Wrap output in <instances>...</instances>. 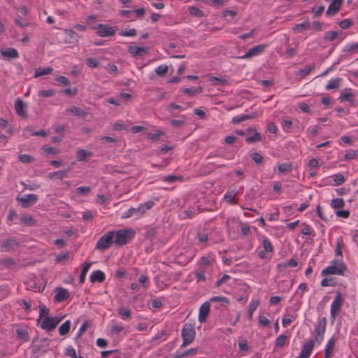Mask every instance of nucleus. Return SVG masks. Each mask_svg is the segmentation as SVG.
<instances>
[{
    "mask_svg": "<svg viewBox=\"0 0 358 358\" xmlns=\"http://www.w3.org/2000/svg\"><path fill=\"white\" fill-rule=\"evenodd\" d=\"M154 206L155 202L153 201H148L143 203L139 204L137 208H131L125 211L123 213L122 218L127 219L131 217L133 215H135L137 218H138L144 215L148 210L151 209Z\"/></svg>",
    "mask_w": 358,
    "mask_h": 358,
    "instance_id": "obj_1",
    "label": "nucleus"
},
{
    "mask_svg": "<svg viewBox=\"0 0 358 358\" xmlns=\"http://www.w3.org/2000/svg\"><path fill=\"white\" fill-rule=\"evenodd\" d=\"M114 231V243L117 246H122L128 243L135 236V231L132 229H120Z\"/></svg>",
    "mask_w": 358,
    "mask_h": 358,
    "instance_id": "obj_2",
    "label": "nucleus"
},
{
    "mask_svg": "<svg viewBox=\"0 0 358 358\" xmlns=\"http://www.w3.org/2000/svg\"><path fill=\"white\" fill-rule=\"evenodd\" d=\"M345 270L346 267L343 262L333 260L331 263V265L328 266L322 271L321 275L322 276H327L329 275H343Z\"/></svg>",
    "mask_w": 358,
    "mask_h": 358,
    "instance_id": "obj_3",
    "label": "nucleus"
},
{
    "mask_svg": "<svg viewBox=\"0 0 358 358\" xmlns=\"http://www.w3.org/2000/svg\"><path fill=\"white\" fill-rule=\"evenodd\" d=\"M181 335L183 340L181 347L184 348L194 340L196 335L194 326L190 323H185L182 329Z\"/></svg>",
    "mask_w": 358,
    "mask_h": 358,
    "instance_id": "obj_4",
    "label": "nucleus"
},
{
    "mask_svg": "<svg viewBox=\"0 0 358 358\" xmlns=\"http://www.w3.org/2000/svg\"><path fill=\"white\" fill-rule=\"evenodd\" d=\"M344 301L345 297L341 292H338L331 304L330 315L332 320H335L336 317L339 315Z\"/></svg>",
    "mask_w": 358,
    "mask_h": 358,
    "instance_id": "obj_5",
    "label": "nucleus"
},
{
    "mask_svg": "<svg viewBox=\"0 0 358 358\" xmlns=\"http://www.w3.org/2000/svg\"><path fill=\"white\" fill-rule=\"evenodd\" d=\"M327 320L325 317H322L318 320L317 324L315 327L313 337L315 343L319 345L322 343L324 333L326 331Z\"/></svg>",
    "mask_w": 358,
    "mask_h": 358,
    "instance_id": "obj_6",
    "label": "nucleus"
},
{
    "mask_svg": "<svg viewBox=\"0 0 358 358\" xmlns=\"http://www.w3.org/2000/svg\"><path fill=\"white\" fill-rule=\"evenodd\" d=\"M114 243V231H110L101 236L96 244L97 250L103 251Z\"/></svg>",
    "mask_w": 358,
    "mask_h": 358,
    "instance_id": "obj_7",
    "label": "nucleus"
},
{
    "mask_svg": "<svg viewBox=\"0 0 358 358\" xmlns=\"http://www.w3.org/2000/svg\"><path fill=\"white\" fill-rule=\"evenodd\" d=\"M63 317H49L47 316L44 317L41 321H40L39 326L41 329L50 331L55 329L57 324L61 322Z\"/></svg>",
    "mask_w": 358,
    "mask_h": 358,
    "instance_id": "obj_8",
    "label": "nucleus"
},
{
    "mask_svg": "<svg viewBox=\"0 0 358 358\" xmlns=\"http://www.w3.org/2000/svg\"><path fill=\"white\" fill-rule=\"evenodd\" d=\"M91 28L96 30V34L102 38L112 36L115 34V29L107 24H97Z\"/></svg>",
    "mask_w": 358,
    "mask_h": 358,
    "instance_id": "obj_9",
    "label": "nucleus"
},
{
    "mask_svg": "<svg viewBox=\"0 0 358 358\" xmlns=\"http://www.w3.org/2000/svg\"><path fill=\"white\" fill-rule=\"evenodd\" d=\"M16 201L22 208H29L34 205L38 201V196L35 194H25L22 196H17Z\"/></svg>",
    "mask_w": 358,
    "mask_h": 358,
    "instance_id": "obj_10",
    "label": "nucleus"
},
{
    "mask_svg": "<svg viewBox=\"0 0 358 358\" xmlns=\"http://www.w3.org/2000/svg\"><path fill=\"white\" fill-rule=\"evenodd\" d=\"M267 45L260 44L250 48L243 56L240 57L241 59H249L262 54L266 48Z\"/></svg>",
    "mask_w": 358,
    "mask_h": 358,
    "instance_id": "obj_11",
    "label": "nucleus"
},
{
    "mask_svg": "<svg viewBox=\"0 0 358 358\" xmlns=\"http://www.w3.org/2000/svg\"><path fill=\"white\" fill-rule=\"evenodd\" d=\"M15 331L17 338L22 340L23 342H28L29 341L30 336L27 326H19L16 324Z\"/></svg>",
    "mask_w": 358,
    "mask_h": 358,
    "instance_id": "obj_12",
    "label": "nucleus"
},
{
    "mask_svg": "<svg viewBox=\"0 0 358 358\" xmlns=\"http://www.w3.org/2000/svg\"><path fill=\"white\" fill-rule=\"evenodd\" d=\"M342 2L343 0H331V2L326 11V15H335L339 11Z\"/></svg>",
    "mask_w": 358,
    "mask_h": 358,
    "instance_id": "obj_13",
    "label": "nucleus"
},
{
    "mask_svg": "<svg viewBox=\"0 0 358 358\" xmlns=\"http://www.w3.org/2000/svg\"><path fill=\"white\" fill-rule=\"evenodd\" d=\"M19 245V242L15 238H10L3 240L1 243L2 252H8L10 250L17 248Z\"/></svg>",
    "mask_w": 358,
    "mask_h": 358,
    "instance_id": "obj_14",
    "label": "nucleus"
},
{
    "mask_svg": "<svg viewBox=\"0 0 358 358\" xmlns=\"http://www.w3.org/2000/svg\"><path fill=\"white\" fill-rule=\"evenodd\" d=\"M209 312L210 303L208 301H206L199 308V321L201 323L206 322L207 316L209 314Z\"/></svg>",
    "mask_w": 358,
    "mask_h": 358,
    "instance_id": "obj_15",
    "label": "nucleus"
},
{
    "mask_svg": "<svg viewBox=\"0 0 358 358\" xmlns=\"http://www.w3.org/2000/svg\"><path fill=\"white\" fill-rule=\"evenodd\" d=\"M336 345L335 338H331L327 343L324 348V358H331L334 355V347Z\"/></svg>",
    "mask_w": 358,
    "mask_h": 358,
    "instance_id": "obj_16",
    "label": "nucleus"
},
{
    "mask_svg": "<svg viewBox=\"0 0 358 358\" xmlns=\"http://www.w3.org/2000/svg\"><path fill=\"white\" fill-rule=\"evenodd\" d=\"M69 298V292L68 289H64L63 287H57L56 288V294L55 296V301L57 302H61L64 300H66Z\"/></svg>",
    "mask_w": 358,
    "mask_h": 358,
    "instance_id": "obj_17",
    "label": "nucleus"
},
{
    "mask_svg": "<svg viewBox=\"0 0 358 358\" xmlns=\"http://www.w3.org/2000/svg\"><path fill=\"white\" fill-rule=\"evenodd\" d=\"M15 110L16 113L22 117H27V113L25 110V106L20 99H17L15 102Z\"/></svg>",
    "mask_w": 358,
    "mask_h": 358,
    "instance_id": "obj_18",
    "label": "nucleus"
},
{
    "mask_svg": "<svg viewBox=\"0 0 358 358\" xmlns=\"http://www.w3.org/2000/svg\"><path fill=\"white\" fill-rule=\"evenodd\" d=\"M315 343V341L313 340H310L306 342L303 345L300 354L309 358L314 348Z\"/></svg>",
    "mask_w": 358,
    "mask_h": 358,
    "instance_id": "obj_19",
    "label": "nucleus"
},
{
    "mask_svg": "<svg viewBox=\"0 0 358 358\" xmlns=\"http://www.w3.org/2000/svg\"><path fill=\"white\" fill-rule=\"evenodd\" d=\"M128 52L133 57H136L145 55L148 51L145 48L132 45L128 48Z\"/></svg>",
    "mask_w": 358,
    "mask_h": 358,
    "instance_id": "obj_20",
    "label": "nucleus"
},
{
    "mask_svg": "<svg viewBox=\"0 0 358 358\" xmlns=\"http://www.w3.org/2000/svg\"><path fill=\"white\" fill-rule=\"evenodd\" d=\"M65 113L66 114L71 113L73 115L79 116V117H85L87 114V113L85 110H83L80 108L74 106L66 108L65 110Z\"/></svg>",
    "mask_w": 358,
    "mask_h": 358,
    "instance_id": "obj_21",
    "label": "nucleus"
},
{
    "mask_svg": "<svg viewBox=\"0 0 358 358\" xmlns=\"http://www.w3.org/2000/svg\"><path fill=\"white\" fill-rule=\"evenodd\" d=\"M70 171V169H67L66 170L63 171H57L52 173H50L48 174V178L50 179H59L62 180L64 178L68 177L69 171Z\"/></svg>",
    "mask_w": 358,
    "mask_h": 358,
    "instance_id": "obj_22",
    "label": "nucleus"
},
{
    "mask_svg": "<svg viewBox=\"0 0 358 358\" xmlns=\"http://www.w3.org/2000/svg\"><path fill=\"white\" fill-rule=\"evenodd\" d=\"M105 274L103 271H93L91 275H90V281L92 282H102L104 280H105Z\"/></svg>",
    "mask_w": 358,
    "mask_h": 358,
    "instance_id": "obj_23",
    "label": "nucleus"
},
{
    "mask_svg": "<svg viewBox=\"0 0 358 358\" xmlns=\"http://www.w3.org/2000/svg\"><path fill=\"white\" fill-rule=\"evenodd\" d=\"M351 89H346L345 90L343 91L340 96L338 97V99L341 101H347L350 102L351 104L354 103L353 100V94L350 92Z\"/></svg>",
    "mask_w": 358,
    "mask_h": 358,
    "instance_id": "obj_24",
    "label": "nucleus"
},
{
    "mask_svg": "<svg viewBox=\"0 0 358 358\" xmlns=\"http://www.w3.org/2000/svg\"><path fill=\"white\" fill-rule=\"evenodd\" d=\"M1 54L6 58H17L18 57V52L13 48H8L6 50H1Z\"/></svg>",
    "mask_w": 358,
    "mask_h": 358,
    "instance_id": "obj_25",
    "label": "nucleus"
},
{
    "mask_svg": "<svg viewBox=\"0 0 358 358\" xmlns=\"http://www.w3.org/2000/svg\"><path fill=\"white\" fill-rule=\"evenodd\" d=\"M208 80L213 83L215 85L217 86H225L229 85L227 80L222 78H217L211 75L208 76Z\"/></svg>",
    "mask_w": 358,
    "mask_h": 358,
    "instance_id": "obj_26",
    "label": "nucleus"
},
{
    "mask_svg": "<svg viewBox=\"0 0 358 358\" xmlns=\"http://www.w3.org/2000/svg\"><path fill=\"white\" fill-rule=\"evenodd\" d=\"M341 80H342V78H336L331 79L327 84L325 89L327 90L338 89L340 86V83H341Z\"/></svg>",
    "mask_w": 358,
    "mask_h": 358,
    "instance_id": "obj_27",
    "label": "nucleus"
},
{
    "mask_svg": "<svg viewBox=\"0 0 358 358\" xmlns=\"http://www.w3.org/2000/svg\"><path fill=\"white\" fill-rule=\"evenodd\" d=\"M53 69L50 66L45 67V68H37L35 69L34 71V78H38L42 76L48 75L51 73H52Z\"/></svg>",
    "mask_w": 358,
    "mask_h": 358,
    "instance_id": "obj_28",
    "label": "nucleus"
},
{
    "mask_svg": "<svg viewBox=\"0 0 358 358\" xmlns=\"http://www.w3.org/2000/svg\"><path fill=\"white\" fill-rule=\"evenodd\" d=\"M78 161L83 162L86 158L90 157L92 156V152L90 151H87L84 149H78L76 153Z\"/></svg>",
    "mask_w": 358,
    "mask_h": 358,
    "instance_id": "obj_29",
    "label": "nucleus"
},
{
    "mask_svg": "<svg viewBox=\"0 0 358 358\" xmlns=\"http://www.w3.org/2000/svg\"><path fill=\"white\" fill-rule=\"evenodd\" d=\"M91 266H92V263H90V262H85L84 263L83 267L81 271V273L79 277V282L80 284H82L85 282L86 275H87L89 269L90 268Z\"/></svg>",
    "mask_w": 358,
    "mask_h": 358,
    "instance_id": "obj_30",
    "label": "nucleus"
},
{
    "mask_svg": "<svg viewBox=\"0 0 358 358\" xmlns=\"http://www.w3.org/2000/svg\"><path fill=\"white\" fill-rule=\"evenodd\" d=\"M164 134V131H162L161 129H156L154 133H148L146 134V136L148 138V139L149 140H151V141H158L162 136H163Z\"/></svg>",
    "mask_w": 358,
    "mask_h": 358,
    "instance_id": "obj_31",
    "label": "nucleus"
},
{
    "mask_svg": "<svg viewBox=\"0 0 358 358\" xmlns=\"http://www.w3.org/2000/svg\"><path fill=\"white\" fill-rule=\"evenodd\" d=\"M71 327V322L70 320L65 321L63 324L60 325L59 327V332L61 336H64L69 332Z\"/></svg>",
    "mask_w": 358,
    "mask_h": 358,
    "instance_id": "obj_32",
    "label": "nucleus"
},
{
    "mask_svg": "<svg viewBox=\"0 0 358 358\" xmlns=\"http://www.w3.org/2000/svg\"><path fill=\"white\" fill-rule=\"evenodd\" d=\"M15 265V262L11 258L0 259V269L10 268Z\"/></svg>",
    "mask_w": 358,
    "mask_h": 358,
    "instance_id": "obj_33",
    "label": "nucleus"
},
{
    "mask_svg": "<svg viewBox=\"0 0 358 358\" xmlns=\"http://www.w3.org/2000/svg\"><path fill=\"white\" fill-rule=\"evenodd\" d=\"M287 336L285 334H280L275 341V348H281L283 347L287 341Z\"/></svg>",
    "mask_w": 358,
    "mask_h": 358,
    "instance_id": "obj_34",
    "label": "nucleus"
},
{
    "mask_svg": "<svg viewBox=\"0 0 358 358\" xmlns=\"http://www.w3.org/2000/svg\"><path fill=\"white\" fill-rule=\"evenodd\" d=\"M252 117H253V115L241 114L239 115L234 116L232 118L231 122L233 124H239L245 120H247L252 118Z\"/></svg>",
    "mask_w": 358,
    "mask_h": 358,
    "instance_id": "obj_35",
    "label": "nucleus"
},
{
    "mask_svg": "<svg viewBox=\"0 0 358 358\" xmlns=\"http://www.w3.org/2000/svg\"><path fill=\"white\" fill-rule=\"evenodd\" d=\"M259 305V300H252L250 301V303L249 304V308H248L249 320H252L253 313L258 308Z\"/></svg>",
    "mask_w": 358,
    "mask_h": 358,
    "instance_id": "obj_36",
    "label": "nucleus"
},
{
    "mask_svg": "<svg viewBox=\"0 0 358 358\" xmlns=\"http://www.w3.org/2000/svg\"><path fill=\"white\" fill-rule=\"evenodd\" d=\"M309 27V22L308 20H306L301 23L296 24L294 25L292 28V30L295 33H299L302 31V30H306Z\"/></svg>",
    "mask_w": 358,
    "mask_h": 358,
    "instance_id": "obj_37",
    "label": "nucleus"
},
{
    "mask_svg": "<svg viewBox=\"0 0 358 358\" xmlns=\"http://www.w3.org/2000/svg\"><path fill=\"white\" fill-rule=\"evenodd\" d=\"M262 138L261 134L255 131L253 135L247 136L245 138V141L248 143H253L261 141Z\"/></svg>",
    "mask_w": 358,
    "mask_h": 358,
    "instance_id": "obj_38",
    "label": "nucleus"
},
{
    "mask_svg": "<svg viewBox=\"0 0 358 358\" xmlns=\"http://www.w3.org/2000/svg\"><path fill=\"white\" fill-rule=\"evenodd\" d=\"M314 69H315L314 64L307 65L299 71V74L301 78H303L306 75L309 74Z\"/></svg>",
    "mask_w": 358,
    "mask_h": 358,
    "instance_id": "obj_39",
    "label": "nucleus"
},
{
    "mask_svg": "<svg viewBox=\"0 0 358 358\" xmlns=\"http://www.w3.org/2000/svg\"><path fill=\"white\" fill-rule=\"evenodd\" d=\"M343 52H358V42L357 43H351L346 44L343 50Z\"/></svg>",
    "mask_w": 358,
    "mask_h": 358,
    "instance_id": "obj_40",
    "label": "nucleus"
},
{
    "mask_svg": "<svg viewBox=\"0 0 358 358\" xmlns=\"http://www.w3.org/2000/svg\"><path fill=\"white\" fill-rule=\"evenodd\" d=\"M210 301L211 302H220L222 303L224 306H226L229 304V299L225 296H213L210 299Z\"/></svg>",
    "mask_w": 358,
    "mask_h": 358,
    "instance_id": "obj_41",
    "label": "nucleus"
},
{
    "mask_svg": "<svg viewBox=\"0 0 358 358\" xmlns=\"http://www.w3.org/2000/svg\"><path fill=\"white\" fill-rule=\"evenodd\" d=\"M185 121H186L185 116L182 115V116H180V118L178 120H176V119L171 120L170 124H171V126L174 127H179L182 126L185 123Z\"/></svg>",
    "mask_w": 358,
    "mask_h": 358,
    "instance_id": "obj_42",
    "label": "nucleus"
},
{
    "mask_svg": "<svg viewBox=\"0 0 358 358\" xmlns=\"http://www.w3.org/2000/svg\"><path fill=\"white\" fill-rule=\"evenodd\" d=\"M238 194V192L235 189L228 191L226 192V194L224 195V199L226 201L229 203H232L236 196Z\"/></svg>",
    "mask_w": 358,
    "mask_h": 358,
    "instance_id": "obj_43",
    "label": "nucleus"
},
{
    "mask_svg": "<svg viewBox=\"0 0 358 358\" xmlns=\"http://www.w3.org/2000/svg\"><path fill=\"white\" fill-rule=\"evenodd\" d=\"M203 89L201 87H190V88H184L182 90V92L187 94H189L190 96H194L196 94L201 93L202 92Z\"/></svg>",
    "mask_w": 358,
    "mask_h": 358,
    "instance_id": "obj_44",
    "label": "nucleus"
},
{
    "mask_svg": "<svg viewBox=\"0 0 358 358\" xmlns=\"http://www.w3.org/2000/svg\"><path fill=\"white\" fill-rule=\"evenodd\" d=\"M118 314L123 320H126L130 317L131 311L127 307L123 306L119 308Z\"/></svg>",
    "mask_w": 358,
    "mask_h": 358,
    "instance_id": "obj_45",
    "label": "nucleus"
},
{
    "mask_svg": "<svg viewBox=\"0 0 358 358\" xmlns=\"http://www.w3.org/2000/svg\"><path fill=\"white\" fill-rule=\"evenodd\" d=\"M344 201L341 198H336L331 200V206L334 208H341L344 206Z\"/></svg>",
    "mask_w": 358,
    "mask_h": 358,
    "instance_id": "obj_46",
    "label": "nucleus"
},
{
    "mask_svg": "<svg viewBox=\"0 0 358 358\" xmlns=\"http://www.w3.org/2000/svg\"><path fill=\"white\" fill-rule=\"evenodd\" d=\"M292 165L290 163L280 164L278 166V170L280 173H288L291 171Z\"/></svg>",
    "mask_w": 358,
    "mask_h": 358,
    "instance_id": "obj_47",
    "label": "nucleus"
},
{
    "mask_svg": "<svg viewBox=\"0 0 358 358\" xmlns=\"http://www.w3.org/2000/svg\"><path fill=\"white\" fill-rule=\"evenodd\" d=\"M55 94L54 90H44L38 92V96L42 98L52 97Z\"/></svg>",
    "mask_w": 358,
    "mask_h": 358,
    "instance_id": "obj_48",
    "label": "nucleus"
},
{
    "mask_svg": "<svg viewBox=\"0 0 358 358\" xmlns=\"http://www.w3.org/2000/svg\"><path fill=\"white\" fill-rule=\"evenodd\" d=\"M338 36V33L334 31H327L324 34V39L327 41H333Z\"/></svg>",
    "mask_w": 358,
    "mask_h": 358,
    "instance_id": "obj_49",
    "label": "nucleus"
},
{
    "mask_svg": "<svg viewBox=\"0 0 358 358\" xmlns=\"http://www.w3.org/2000/svg\"><path fill=\"white\" fill-rule=\"evenodd\" d=\"M189 11L192 15H194V16H196L198 17H201L203 16V11L196 6L189 7Z\"/></svg>",
    "mask_w": 358,
    "mask_h": 358,
    "instance_id": "obj_50",
    "label": "nucleus"
},
{
    "mask_svg": "<svg viewBox=\"0 0 358 358\" xmlns=\"http://www.w3.org/2000/svg\"><path fill=\"white\" fill-rule=\"evenodd\" d=\"M333 178H334V182L335 185H341L345 180V178L342 173L335 174L333 176Z\"/></svg>",
    "mask_w": 358,
    "mask_h": 358,
    "instance_id": "obj_51",
    "label": "nucleus"
},
{
    "mask_svg": "<svg viewBox=\"0 0 358 358\" xmlns=\"http://www.w3.org/2000/svg\"><path fill=\"white\" fill-rule=\"evenodd\" d=\"M21 222L28 226H34L35 224L34 220L29 215H24L20 218Z\"/></svg>",
    "mask_w": 358,
    "mask_h": 358,
    "instance_id": "obj_52",
    "label": "nucleus"
},
{
    "mask_svg": "<svg viewBox=\"0 0 358 358\" xmlns=\"http://www.w3.org/2000/svg\"><path fill=\"white\" fill-rule=\"evenodd\" d=\"M89 326V322L88 321H85L82 325L80 326V327L79 328L77 334H76V338L78 339L80 337L82 336V335L83 334V333L86 331L87 328Z\"/></svg>",
    "mask_w": 358,
    "mask_h": 358,
    "instance_id": "obj_53",
    "label": "nucleus"
},
{
    "mask_svg": "<svg viewBox=\"0 0 358 358\" xmlns=\"http://www.w3.org/2000/svg\"><path fill=\"white\" fill-rule=\"evenodd\" d=\"M157 75L164 76L168 72V66L166 65H160L155 70Z\"/></svg>",
    "mask_w": 358,
    "mask_h": 358,
    "instance_id": "obj_54",
    "label": "nucleus"
},
{
    "mask_svg": "<svg viewBox=\"0 0 358 358\" xmlns=\"http://www.w3.org/2000/svg\"><path fill=\"white\" fill-rule=\"evenodd\" d=\"M181 179H182V177H180V176H172V175L165 176L163 178V180L168 183H173L177 180H180Z\"/></svg>",
    "mask_w": 358,
    "mask_h": 358,
    "instance_id": "obj_55",
    "label": "nucleus"
},
{
    "mask_svg": "<svg viewBox=\"0 0 358 358\" xmlns=\"http://www.w3.org/2000/svg\"><path fill=\"white\" fill-rule=\"evenodd\" d=\"M49 310L45 305L40 306V310H39V318L38 319V322H40L41 318L43 317H47L48 316Z\"/></svg>",
    "mask_w": 358,
    "mask_h": 358,
    "instance_id": "obj_56",
    "label": "nucleus"
},
{
    "mask_svg": "<svg viewBox=\"0 0 358 358\" xmlns=\"http://www.w3.org/2000/svg\"><path fill=\"white\" fill-rule=\"evenodd\" d=\"M201 262L202 265L208 266H210L213 263L214 259L210 255L203 256L201 258Z\"/></svg>",
    "mask_w": 358,
    "mask_h": 358,
    "instance_id": "obj_57",
    "label": "nucleus"
},
{
    "mask_svg": "<svg viewBox=\"0 0 358 358\" xmlns=\"http://www.w3.org/2000/svg\"><path fill=\"white\" fill-rule=\"evenodd\" d=\"M262 244L265 251L270 252L273 251V246L268 238H263Z\"/></svg>",
    "mask_w": 358,
    "mask_h": 358,
    "instance_id": "obj_58",
    "label": "nucleus"
},
{
    "mask_svg": "<svg viewBox=\"0 0 358 358\" xmlns=\"http://www.w3.org/2000/svg\"><path fill=\"white\" fill-rule=\"evenodd\" d=\"M18 158H19L20 161L24 164L30 163V162H33L34 159V157H32L27 154L20 155L18 157Z\"/></svg>",
    "mask_w": 358,
    "mask_h": 358,
    "instance_id": "obj_59",
    "label": "nucleus"
},
{
    "mask_svg": "<svg viewBox=\"0 0 358 358\" xmlns=\"http://www.w3.org/2000/svg\"><path fill=\"white\" fill-rule=\"evenodd\" d=\"M85 62L90 68H96L99 65V61L95 58H87Z\"/></svg>",
    "mask_w": 358,
    "mask_h": 358,
    "instance_id": "obj_60",
    "label": "nucleus"
},
{
    "mask_svg": "<svg viewBox=\"0 0 358 358\" xmlns=\"http://www.w3.org/2000/svg\"><path fill=\"white\" fill-rule=\"evenodd\" d=\"M324 6H318V7H315L313 8H312V13L313 15V16L315 17H319L322 15V13L324 12Z\"/></svg>",
    "mask_w": 358,
    "mask_h": 358,
    "instance_id": "obj_61",
    "label": "nucleus"
},
{
    "mask_svg": "<svg viewBox=\"0 0 358 358\" xmlns=\"http://www.w3.org/2000/svg\"><path fill=\"white\" fill-rule=\"evenodd\" d=\"M352 24L350 19H344L338 22V25L341 29H348Z\"/></svg>",
    "mask_w": 358,
    "mask_h": 358,
    "instance_id": "obj_62",
    "label": "nucleus"
},
{
    "mask_svg": "<svg viewBox=\"0 0 358 358\" xmlns=\"http://www.w3.org/2000/svg\"><path fill=\"white\" fill-rule=\"evenodd\" d=\"M252 160L257 164H261L263 161L262 155L259 152H253L250 155Z\"/></svg>",
    "mask_w": 358,
    "mask_h": 358,
    "instance_id": "obj_63",
    "label": "nucleus"
},
{
    "mask_svg": "<svg viewBox=\"0 0 358 358\" xmlns=\"http://www.w3.org/2000/svg\"><path fill=\"white\" fill-rule=\"evenodd\" d=\"M258 322L260 326L266 327L270 324V320L265 316L259 315L258 317Z\"/></svg>",
    "mask_w": 358,
    "mask_h": 358,
    "instance_id": "obj_64",
    "label": "nucleus"
}]
</instances>
